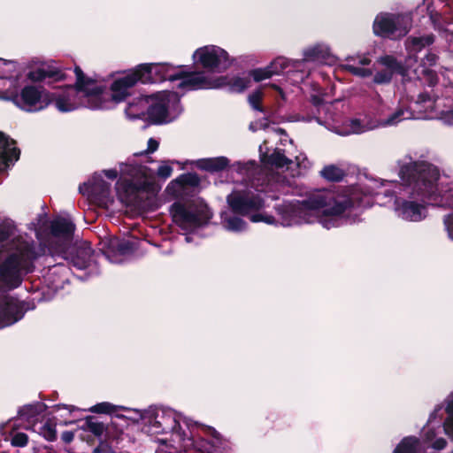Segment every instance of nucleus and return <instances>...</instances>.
Masks as SVG:
<instances>
[{"mask_svg":"<svg viewBox=\"0 0 453 453\" xmlns=\"http://www.w3.org/2000/svg\"><path fill=\"white\" fill-rule=\"evenodd\" d=\"M201 180L196 173H182L173 180L167 186V189L177 188L179 192H185L188 188H197Z\"/></svg>","mask_w":453,"mask_h":453,"instance_id":"nucleus-20","label":"nucleus"},{"mask_svg":"<svg viewBox=\"0 0 453 453\" xmlns=\"http://www.w3.org/2000/svg\"><path fill=\"white\" fill-rule=\"evenodd\" d=\"M447 446V441L444 438H437L433 442V448L437 450H441Z\"/></svg>","mask_w":453,"mask_h":453,"instance_id":"nucleus-55","label":"nucleus"},{"mask_svg":"<svg viewBox=\"0 0 453 453\" xmlns=\"http://www.w3.org/2000/svg\"><path fill=\"white\" fill-rule=\"evenodd\" d=\"M421 73H422L425 82L427 86L433 88L438 84L439 77H438L437 73L434 70H433L431 68L422 69Z\"/></svg>","mask_w":453,"mask_h":453,"instance_id":"nucleus-38","label":"nucleus"},{"mask_svg":"<svg viewBox=\"0 0 453 453\" xmlns=\"http://www.w3.org/2000/svg\"><path fill=\"white\" fill-rule=\"evenodd\" d=\"M61 438L62 440L65 442V443H70L73 441V438H74V434L73 432L71 431H65L62 434H61Z\"/></svg>","mask_w":453,"mask_h":453,"instance_id":"nucleus-57","label":"nucleus"},{"mask_svg":"<svg viewBox=\"0 0 453 453\" xmlns=\"http://www.w3.org/2000/svg\"><path fill=\"white\" fill-rule=\"evenodd\" d=\"M446 411L449 415L448 417H453V400L448 403L446 407Z\"/></svg>","mask_w":453,"mask_h":453,"instance_id":"nucleus-61","label":"nucleus"},{"mask_svg":"<svg viewBox=\"0 0 453 453\" xmlns=\"http://www.w3.org/2000/svg\"><path fill=\"white\" fill-rule=\"evenodd\" d=\"M438 60L439 56L436 53L428 50L424 58H421L419 65L423 69L431 68L432 66L436 65Z\"/></svg>","mask_w":453,"mask_h":453,"instance_id":"nucleus-37","label":"nucleus"},{"mask_svg":"<svg viewBox=\"0 0 453 453\" xmlns=\"http://www.w3.org/2000/svg\"><path fill=\"white\" fill-rule=\"evenodd\" d=\"M193 59L197 65L211 72L226 71L232 65L227 51L216 45L198 48L193 54Z\"/></svg>","mask_w":453,"mask_h":453,"instance_id":"nucleus-11","label":"nucleus"},{"mask_svg":"<svg viewBox=\"0 0 453 453\" xmlns=\"http://www.w3.org/2000/svg\"><path fill=\"white\" fill-rule=\"evenodd\" d=\"M406 111L400 107L395 110V112H393L391 115L388 117V119L385 120L384 125L386 126H391L398 123L402 119H405L404 113ZM409 117H406L408 119Z\"/></svg>","mask_w":453,"mask_h":453,"instance_id":"nucleus-43","label":"nucleus"},{"mask_svg":"<svg viewBox=\"0 0 453 453\" xmlns=\"http://www.w3.org/2000/svg\"><path fill=\"white\" fill-rule=\"evenodd\" d=\"M45 71V80L47 78L53 80L54 81H64L66 77L65 73L56 67H48L44 68Z\"/></svg>","mask_w":453,"mask_h":453,"instance_id":"nucleus-40","label":"nucleus"},{"mask_svg":"<svg viewBox=\"0 0 453 453\" xmlns=\"http://www.w3.org/2000/svg\"><path fill=\"white\" fill-rule=\"evenodd\" d=\"M435 42V35L432 33L421 36H409L404 41V47L411 58H417L418 53L431 46Z\"/></svg>","mask_w":453,"mask_h":453,"instance_id":"nucleus-18","label":"nucleus"},{"mask_svg":"<svg viewBox=\"0 0 453 453\" xmlns=\"http://www.w3.org/2000/svg\"><path fill=\"white\" fill-rule=\"evenodd\" d=\"M159 64L165 67L164 73L162 74V76H164V81L166 80L170 81L180 80V82L177 86L178 88H188L192 90L216 88L214 87L216 84L215 79L204 76L202 72H174V67L172 65L166 63Z\"/></svg>","mask_w":453,"mask_h":453,"instance_id":"nucleus-9","label":"nucleus"},{"mask_svg":"<svg viewBox=\"0 0 453 453\" xmlns=\"http://www.w3.org/2000/svg\"><path fill=\"white\" fill-rule=\"evenodd\" d=\"M39 434L48 441H55L57 440L56 424L48 419L40 428Z\"/></svg>","mask_w":453,"mask_h":453,"instance_id":"nucleus-32","label":"nucleus"},{"mask_svg":"<svg viewBox=\"0 0 453 453\" xmlns=\"http://www.w3.org/2000/svg\"><path fill=\"white\" fill-rule=\"evenodd\" d=\"M12 231L10 226H0V243L7 241L12 236Z\"/></svg>","mask_w":453,"mask_h":453,"instance_id":"nucleus-50","label":"nucleus"},{"mask_svg":"<svg viewBox=\"0 0 453 453\" xmlns=\"http://www.w3.org/2000/svg\"><path fill=\"white\" fill-rule=\"evenodd\" d=\"M7 138H8V146L6 148V153H5V157H6V160L4 161V163L3 165H1L0 166V171L4 168V166L6 165V162L8 160V152L10 153L11 157H13L15 158V160H18L19 157V154H20V150L18 148H12V149H9L10 145L11 144H14L15 142L13 140H11L9 136H7L5 134H4Z\"/></svg>","mask_w":453,"mask_h":453,"instance_id":"nucleus-45","label":"nucleus"},{"mask_svg":"<svg viewBox=\"0 0 453 453\" xmlns=\"http://www.w3.org/2000/svg\"><path fill=\"white\" fill-rule=\"evenodd\" d=\"M226 203L234 214L248 216L265 206L263 197L250 190H234L226 196Z\"/></svg>","mask_w":453,"mask_h":453,"instance_id":"nucleus-13","label":"nucleus"},{"mask_svg":"<svg viewBox=\"0 0 453 453\" xmlns=\"http://www.w3.org/2000/svg\"><path fill=\"white\" fill-rule=\"evenodd\" d=\"M352 206L353 202L349 197L335 196L333 193L319 191L297 203L279 205L276 211L281 216L282 224L291 226L299 223L302 218L308 222L305 218L309 211H321L325 217H335L343 214Z\"/></svg>","mask_w":453,"mask_h":453,"instance_id":"nucleus-3","label":"nucleus"},{"mask_svg":"<svg viewBox=\"0 0 453 453\" xmlns=\"http://www.w3.org/2000/svg\"><path fill=\"white\" fill-rule=\"evenodd\" d=\"M303 56L306 61L326 62L330 57V52L328 48L316 45L305 50Z\"/></svg>","mask_w":453,"mask_h":453,"instance_id":"nucleus-26","label":"nucleus"},{"mask_svg":"<svg viewBox=\"0 0 453 453\" xmlns=\"http://www.w3.org/2000/svg\"><path fill=\"white\" fill-rule=\"evenodd\" d=\"M411 27L410 22L402 14L384 12L376 16L372 31L376 36L382 39L397 41L406 36Z\"/></svg>","mask_w":453,"mask_h":453,"instance_id":"nucleus-7","label":"nucleus"},{"mask_svg":"<svg viewBox=\"0 0 453 453\" xmlns=\"http://www.w3.org/2000/svg\"><path fill=\"white\" fill-rule=\"evenodd\" d=\"M158 418V415H155L154 417H150V425L152 426L153 427L155 428H157V429H160L158 431H157V433H161L163 434V428L164 427H167V424H168V419H163L162 418V416L160 417V419L158 420L157 419Z\"/></svg>","mask_w":453,"mask_h":453,"instance_id":"nucleus-46","label":"nucleus"},{"mask_svg":"<svg viewBox=\"0 0 453 453\" xmlns=\"http://www.w3.org/2000/svg\"><path fill=\"white\" fill-rule=\"evenodd\" d=\"M311 103L316 106V107H319L320 105H322L324 104V100L321 96H318V95H312L311 96Z\"/></svg>","mask_w":453,"mask_h":453,"instance_id":"nucleus-58","label":"nucleus"},{"mask_svg":"<svg viewBox=\"0 0 453 453\" xmlns=\"http://www.w3.org/2000/svg\"><path fill=\"white\" fill-rule=\"evenodd\" d=\"M158 147H159V142L154 138H150L148 141L147 150H146L145 153L151 154V153L155 152L156 150H157Z\"/></svg>","mask_w":453,"mask_h":453,"instance_id":"nucleus-54","label":"nucleus"},{"mask_svg":"<svg viewBox=\"0 0 453 453\" xmlns=\"http://www.w3.org/2000/svg\"><path fill=\"white\" fill-rule=\"evenodd\" d=\"M79 191L83 196H88L94 203L104 206L110 201L111 184L105 181L101 175L95 174L88 182L79 186Z\"/></svg>","mask_w":453,"mask_h":453,"instance_id":"nucleus-15","label":"nucleus"},{"mask_svg":"<svg viewBox=\"0 0 453 453\" xmlns=\"http://www.w3.org/2000/svg\"><path fill=\"white\" fill-rule=\"evenodd\" d=\"M170 213L173 221L185 231H193L206 226L213 216L208 207L190 211L180 202L171 205Z\"/></svg>","mask_w":453,"mask_h":453,"instance_id":"nucleus-8","label":"nucleus"},{"mask_svg":"<svg viewBox=\"0 0 453 453\" xmlns=\"http://www.w3.org/2000/svg\"><path fill=\"white\" fill-rule=\"evenodd\" d=\"M46 409V405L42 403H36L35 404H27L21 407L18 411V418L15 419L12 429H17L19 425L17 424L19 420L32 421L38 415L42 414Z\"/></svg>","mask_w":453,"mask_h":453,"instance_id":"nucleus-22","label":"nucleus"},{"mask_svg":"<svg viewBox=\"0 0 453 453\" xmlns=\"http://www.w3.org/2000/svg\"><path fill=\"white\" fill-rule=\"evenodd\" d=\"M119 200L126 206H141L147 191V183L134 182L128 179H119L115 185Z\"/></svg>","mask_w":453,"mask_h":453,"instance_id":"nucleus-14","label":"nucleus"},{"mask_svg":"<svg viewBox=\"0 0 453 453\" xmlns=\"http://www.w3.org/2000/svg\"><path fill=\"white\" fill-rule=\"evenodd\" d=\"M265 215L261 213H255L252 214L250 217V220L252 222H263L264 221Z\"/></svg>","mask_w":453,"mask_h":453,"instance_id":"nucleus-60","label":"nucleus"},{"mask_svg":"<svg viewBox=\"0 0 453 453\" xmlns=\"http://www.w3.org/2000/svg\"><path fill=\"white\" fill-rule=\"evenodd\" d=\"M54 249L53 256L62 257L80 270L86 269L90 265L95 252L88 242L59 243Z\"/></svg>","mask_w":453,"mask_h":453,"instance_id":"nucleus-10","label":"nucleus"},{"mask_svg":"<svg viewBox=\"0 0 453 453\" xmlns=\"http://www.w3.org/2000/svg\"><path fill=\"white\" fill-rule=\"evenodd\" d=\"M146 107V119L150 124L162 125L167 123L169 111H180V98L177 92L161 91L152 94Z\"/></svg>","mask_w":453,"mask_h":453,"instance_id":"nucleus-6","label":"nucleus"},{"mask_svg":"<svg viewBox=\"0 0 453 453\" xmlns=\"http://www.w3.org/2000/svg\"><path fill=\"white\" fill-rule=\"evenodd\" d=\"M75 231V224L68 219L58 216L50 221V234L57 239L55 243L50 244V250L52 255L55 253L56 246L59 243H70L73 242Z\"/></svg>","mask_w":453,"mask_h":453,"instance_id":"nucleus-17","label":"nucleus"},{"mask_svg":"<svg viewBox=\"0 0 453 453\" xmlns=\"http://www.w3.org/2000/svg\"><path fill=\"white\" fill-rule=\"evenodd\" d=\"M288 66V59L283 57L276 58L269 65L270 69L273 71H275V75L282 73Z\"/></svg>","mask_w":453,"mask_h":453,"instance_id":"nucleus-41","label":"nucleus"},{"mask_svg":"<svg viewBox=\"0 0 453 453\" xmlns=\"http://www.w3.org/2000/svg\"><path fill=\"white\" fill-rule=\"evenodd\" d=\"M349 128L351 132L354 134H361L369 129H372L373 127H368L367 125L364 124L363 121L359 119H352L349 121Z\"/></svg>","mask_w":453,"mask_h":453,"instance_id":"nucleus-42","label":"nucleus"},{"mask_svg":"<svg viewBox=\"0 0 453 453\" xmlns=\"http://www.w3.org/2000/svg\"><path fill=\"white\" fill-rule=\"evenodd\" d=\"M270 87L273 88L274 90H276L281 96V97H284V91L280 86H278L277 84L272 83V84H270Z\"/></svg>","mask_w":453,"mask_h":453,"instance_id":"nucleus-62","label":"nucleus"},{"mask_svg":"<svg viewBox=\"0 0 453 453\" xmlns=\"http://www.w3.org/2000/svg\"><path fill=\"white\" fill-rule=\"evenodd\" d=\"M14 95H18V93L16 91H8V90L0 91V98L4 99V100H7V101L12 102V97Z\"/></svg>","mask_w":453,"mask_h":453,"instance_id":"nucleus-56","label":"nucleus"},{"mask_svg":"<svg viewBox=\"0 0 453 453\" xmlns=\"http://www.w3.org/2000/svg\"><path fill=\"white\" fill-rule=\"evenodd\" d=\"M215 82L214 87L216 88L228 87L230 92L242 93L250 86V81L249 78L238 76L233 78L220 76L215 79Z\"/></svg>","mask_w":453,"mask_h":453,"instance_id":"nucleus-19","label":"nucleus"},{"mask_svg":"<svg viewBox=\"0 0 453 453\" xmlns=\"http://www.w3.org/2000/svg\"><path fill=\"white\" fill-rule=\"evenodd\" d=\"M265 162L276 168H282L292 164V160L288 158L284 150L280 149H276L271 155L267 156Z\"/></svg>","mask_w":453,"mask_h":453,"instance_id":"nucleus-30","label":"nucleus"},{"mask_svg":"<svg viewBox=\"0 0 453 453\" xmlns=\"http://www.w3.org/2000/svg\"><path fill=\"white\" fill-rule=\"evenodd\" d=\"M229 164L230 160L226 157L220 156L200 159L196 165L200 170L213 173L224 171L229 166Z\"/></svg>","mask_w":453,"mask_h":453,"instance_id":"nucleus-21","label":"nucleus"},{"mask_svg":"<svg viewBox=\"0 0 453 453\" xmlns=\"http://www.w3.org/2000/svg\"><path fill=\"white\" fill-rule=\"evenodd\" d=\"M249 75L256 82H260L275 75V71L270 69L269 65L265 68H256L249 72Z\"/></svg>","mask_w":453,"mask_h":453,"instance_id":"nucleus-33","label":"nucleus"},{"mask_svg":"<svg viewBox=\"0 0 453 453\" xmlns=\"http://www.w3.org/2000/svg\"><path fill=\"white\" fill-rule=\"evenodd\" d=\"M163 419H168L167 427L163 428V434L172 432L179 437L180 448L186 453H204L215 449L223 443L221 434L212 426L195 422L187 436L180 421L172 415L162 414Z\"/></svg>","mask_w":453,"mask_h":453,"instance_id":"nucleus-4","label":"nucleus"},{"mask_svg":"<svg viewBox=\"0 0 453 453\" xmlns=\"http://www.w3.org/2000/svg\"><path fill=\"white\" fill-rule=\"evenodd\" d=\"M446 434L453 440V417H448L443 424Z\"/></svg>","mask_w":453,"mask_h":453,"instance_id":"nucleus-52","label":"nucleus"},{"mask_svg":"<svg viewBox=\"0 0 453 453\" xmlns=\"http://www.w3.org/2000/svg\"><path fill=\"white\" fill-rule=\"evenodd\" d=\"M110 426L116 428V425L113 421L110 424L104 425L103 422L96 421L94 416L87 417L84 424V428L96 437H100L104 432L109 431Z\"/></svg>","mask_w":453,"mask_h":453,"instance_id":"nucleus-24","label":"nucleus"},{"mask_svg":"<svg viewBox=\"0 0 453 453\" xmlns=\"http://www.w3.org/2000/svg\"><path fill=\"white\" fill-rule=\"evenodd\" d=\"M52 95L44 88L39 89L35 86L27 85L20 93L14 95L12 103L23 111L28 112L39 111L50 104Z\"/></svg>","mask_w":453,"mask_h":453,"instance_id":"nucleus-12","label":"nucleus"},{"mask_svg":"<svg viewBox=\"0 0 453 453\" xmlns=\"http://www.w3.org/2000/svg\"><path fill=\"white\" fill-rule=\"evenodd\" d=\"M226 229L230 231H241L244 228L246 223L239 217H229L226 219Z\"/></svg>","mask_w":453,"mask_h":453,"instance_id":"nucleus-39","label":"nucleus"},{"mask_svg":"<svg viewBox=\"0 0 453 453\" xmlns=\"http://www.w3.org/2000/svg\"><path fill=\"white\" fill-rule=\"evenodd\" d=\"M173 171V169L171 165H163L158 167L157 174L159 178L165 180L172 175Z\"/></svg>","mask_w":453,"mask_h":453,"instance_id":"nucleus-49","label":"nucleus"},{"mask_svg":"<svg viewBox=\"0 0 453 453\" xmlns=\"http://www.w3.org/2000/svg\"><path fill=\"white\" fill-rule=\"evenodd\" d=\"M27 78L34 82H40L45 80L44 68H37L27 73Z\"/></svg>","mask_w":453,"mask_h":453,"instance_id":"nucleus-48","label":"nucleus"},{"mask_svg":"<svg viewBox=\"0 0 453 453\" xmlns=\"http://www.w3.org/2000/svg\"><path fill=\"white\" fill-rule=\"evenodd\" d=\"M275 221V219L273 216L271 215H265L264 221L267 224H273Z\"/></svg>","mask_w":453,"mask_h":453,"instance_id":"nucleus-64","label":"nucleus"},{"mask_svg":"<svg viewBox=\"0 0 453 453\" xmlns=\"http://www.w3.org/2000/svg\"><path fill=\"white\" fill-rule=\"evenodd\" d=\"M28 443V436L25 433H15L11 439V444L13 447L23 448L26 447Z\"/></svg>","mask_w":453,"mask_h":453,"instance_id":"nucleus-44","label":"nucleus"},{"mask_svg":"<svg viewBox=\"0 0 453 453\" xmlns=\"http://www.w3.org/2000/svg\"><path fill=\"white\" fill-rule=\"evenodd\" d=\"M149 96H140L127 102L126 113L132 119H145Z\"/></svg>","mask_w":453,"mask_h":453,"instance_id":"nucleus-23","label":"nucleus"},{"mask_svg":"<svg viewBox=\"0 0 453 453\" xmlns=\"http://www.w3.org/2000/svg\"><path fill=\"white\" fill-rule=\"evenodd\" d=\"M441 119L448 125L453 126V108L448 111H443L441 113Z\"/></svg>","mask_w":453,"mask_h":453,"instance_id":"nucleus-53","label":"nucleus"},{"mask_svg":"<svg viewBox=\"0 0 453 453\" xmlns=\"http://www.w3.org/2000/svg\"><path fill=\"white\" fill-rule=\"evenodd\" d=\"M27 309L25 303L13 296L5 295L0 297V329L20 320Z\"/></svg>","mask_w":453,"mask_h":453,"instance_id":"nucleus-16","label":"nucleus"},{"mask_svg":"<svg viewBox=\"0 0 453 453\" xmlns=\"http://www.w3.org/2000/svg\"><path fill=\"white\" fill-rule=\"evenodd\" d=\"M320 174L325 180L332 182H339L345 177L344 171L334 165H326Z\"/></svg>","mask_w":453,"mask_h":453,"instance_id":"nucleus-29","label":"nucleus"},{"mask_svg":"<svg viewBox=\"0 0 453 453\" xmlns=\"http://www.w3.org/2000/svg\"><path fill=\"white\" fill-rule=\"evenodd\" d=\"M263 92L260 89L255 90L249 96V103L252 108L260 112H265V108L262 105Z\"/></svg>","mask_w":453,"mask_h":453,"instance_id":"nucleus-35","label":"nucleus"},{"mask_svg":"<svg viewBox=\"0 0 453 453\" xmlns=\"http://www.w3.org/2000/svg\"><path fill=\"white\" fill-rule=\"evenodd\" d=\"M358 63L361 65H368L371 63V59L369 58L363 57L362 58L359 59Z\"/></svg>","mask_w":453,"mask_h":453,"instance_id":"nucleus-63","label":"nucleus"},{"mask_svg":"<svg viewBox=\"0 0 453 453\" xmlns=\"http://www.w3.org/2000/svg\"><path fill=\"white\" fill-rule=\"evenodd\" d=\"M344 70L349 73L350 74L361 78H366L372 75V70L370 68L355 66L350 64H347L343 66Z\"/></svg>","mask_w":453,"mask_h":453,"instance_id":"nucleus-34","label":"nucleus"},{"mask_svg":"<svg viewBox=\"0 0 453 453\" xmlns=\"http://www.w3.org/2000/svg\"><path fill=\"white\" fill-rule=\"evenodd\" d=\"M165 67L158 63L139 64L134 68L125 73L123 76L118 77L111 84V94L109 96L114 103L127 101L131 96V89L137 84H152L164 81ZM76 81L73 86L76 91L84 93L87 98V106L92 110L104 109L106 103L105 88L103 86H95L96 81L85 75L79 65L74 66L73 70Z\"/></svg>","mask_w":453,"mask_h":453,"instance_id":"nucleus-2","label":"nucleus"},{"mask_svg":"<svg viewBox=\"0 0 453 453\" xmlns=\"http://www.w3.org/2000/svg\"><path fill=\"white\" fill-rule=\"evenodd\" d=\"M378 62L386 66L388 72H393V73H397L400 75H404L406 73V68L403 65L402 62L398 61L397 58L393 55H384L381 56Z\"/></svg>","mask_w":453,"mask_h":453,"instance_id":"nucleus-27","label":"nucleus"},{"mask_svg":"<svg viewBox=\"0 0 453 453\" xmlns=\"http://www.w3.org/2000/svg\"><path fill=\"white\" fill-rule=\"evenodd\" d=\"M419 446L420 440L418 437L406 436L396 445L393 453H418Z\"/></svg>","mask_w":453,"mask_h":453,"instance_id":"nucleus-25","label":"nucleus"},{"mask_svg":"<svg viewBox=\"0 0 453 453\" xmlns=\"http://www.w3.org/2000/svg\"><path fill=\"white\" fill-rule=\"evenodd\" d=\"M117 250L121 255L132 253L134 250V243L131 241H123L117 245Z\"/></svg>","mask_w":453,"mask_h":453,"instance_id":"nucleus-47","label":"nucleus"},{"mask_svg":"<svg viewBox=\"0 0 453 453\" xmlns=\"http://www.w3.org/2000/svg\"><path fill=\"white\" fill-rule=\"evenodd\" d=\"M399 176L410 194L409 201L402 197L395 200V211L401 218L411 221L422 219L424 207L418 203L453 209V189L438 192L440 173L436 166L426 161H414L401 166ZM443 223L449 237L453 240V213L444 216Z\"/></svg>","mask_w":453,"mask_h":453,"instance_id":"nucleus-1","label":"nucleus"},{"mask_svg":"<svg viewBox=\"0 0 453 453\" xmlns=\"http://www.w3.org/2000/svg\"><path fill=\"white\" fill-rule=\"evenodd\" d=\"M50 95H52V97L50 98V104H54L55 107L60 112H69L77 108L75 104L71 102L70 98L65 95H59L51 92Z\"/></svg>","mask_w":453,"mask_h":453,"instance_id":"nucleus-28","label":"nucleus"},{"mask_svg":"<svg viewBox=\"0 0 453 453\" xmlns=\"http://www.w3.org/2000/svg\"><path fill=\"white\" fill-rule=\"evenodd\" d=\"M426 103H434V100H433L432 96L430 95V93L425 91V92L420 93L418 96L417 100H416V104L424 105Z\"/></svg>","mask_w":453,"mask_h":453,"instance_id":"nucleus-51","label":"nucleus"},{"mask_svg":"<svg viewBox=\"0 0 453 453\" xmlns=\"http://www.w3.org/2000/svg\"><path fill=\"white\" fill-rule=\"evenodd\" d=\"M104 173L110 180H115L118 177V172L116 169L104 170Z\"/></svg>","mask_w":453,"mask_h":453,"instance_id":"nucleus-59","label":"nucleus"},{"mask_svg":"<svg viewBox=\"0 0 453 453\" xmlns=\"http://www.w3.org/2000/svg\"><path fill=\"white\" fill-rule=\"evenodd\" d=\"M393 72H388V70H381L377 72L373 75L372 81L375 84L382 85V84H389L393 79Z\"/></svg>","mask_w":453,"mask_h":453,"instance_id":"nucleus-36","label":"nucleus"},{"mask_svg":"<svg viewBox=\"0 0 453 453\" xmlns=\"http://www.w3.org/2000/svg\"><path fill=\"white\" fill-rule=\"evenodd\" d=\"M119 410L122 411H130V409L126 408L124 406L114 405L109 402H102L93 405L89 408V411L98 414H112Z\"/></svg>","mask_w":453,"mask_h":453,"instance_id":"nucleus-31","label":"nucleus"},{"mask_svg":"<svg viewBox=\"0 0 453 453\" xmlns=\"http://www.w3.org/2000/svg\"><path fill=\"white\" fill-rule=\"evenodd\" d=\"M36 258L37 254L32 247L9 254L0 264V280L9 289L19 288L23 281V273L34 272Z\"/></svg>","mask_w":453,"mask_h":453,"instance_id":"nucleus-5","label":"nucleus"}]
</instances>
